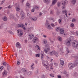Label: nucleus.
I'll return each mask as SVG.
<instances>
[{
    "label": "nucleus",
    "instance_id": "56",
    "mask_svg": "<svg viewBox=\"0 0 78 78\" xmlns=\"http://www.w3.org/2000/svg\"><path fill=\"white\" fill-rule=\"evenodd\" d=\"M53 60V59L51 58L50 59V62H52Z\"/></svg>",
    "mask_w": 78,
    "mask_h": 78
},
{
    "label": "nucleus",
    "instance_id": "33",
    "mask_svg": "<svg viewBox=\"0 0 78 78\" xmlns=\"http://www.w3.org/2000/svg\"><path fill=\"white\" fill-rule=\"evenodd\" d=\"M66 12H67V11H66V10H64L62 12V13L63 14H65V13H66Z\"/></svg>",
    "mask_w": 78,
    "mask_h": 78
},
{
    "label": "nucleus",
    "instance_id": "62",
    "mask_svg": "<svg viewBox=\"0 0 78 78\" xmlns=\"http://www.w3.org/2000/svg\"><path fill=\"white\" fill-rule=\"evenodd\" d=\"M58 78H61V76H58Z\"/></svg>",
    "mask_w": 78,
    "mask_h": 78
},
{
    "label": "nucleus",
    "instance_id": "54",
    "mask_svg": "<svg viewBox=\"0 0 78 78\" xmlns=\"http://www.w3.org/2000/svg\"><path fill=\"white\" fill-rule=\"evenodd\" d=\"M10 16H11V18L12 19H13L14 17V16H12L11 15Z\"/></svg>",
    "mask_w": 78,
    "mask_h": 78
},
{
    "label": "nucleus",
    "instance_id": "51",
    "mask_svg": "<svg viewBox=\"0 0 78 78\" xmlns=\"http://www.w3.org/2000/svg\"><path fill=\"white\" fill-rule=\"evenodd\" d=\"M42 64L44 66H46V64H45L44 62H42Z\"/></svg>",
    "mask_w": 78,
    "mask_h": 78
},
{
    "label": "nucleus",
    "instance_id": "36",
    "mask_svg": "<svg viewBox=\"0 0 78 78\" xmlns=\"http://www.w3.org/2000/svg\"><path fill=\"white\" fill-rule=\"evenodd\" d=\"M9 33L10 34H12V35H14V34L12 32V31H9Z\"/></svg>",
    "mask_w": 78,
    "mask_h": 78
},
{
    "label": "nucleus",
    "instance_id": "49",
    "mask_svg": "<svg viewBox=\"0 0 78 78\" xmlns=\"http://www.w3.org/2000/svg\"><path fill=\"white\" fill-rule=\"evenodd\" d=\"M53 66V63H51L50 64V66L51 67L50 69H53V68L52 67Z\"/></svg>",
    "mask_w": 78,
    "mask_h": 78
},
{
    "label": "nucleus",
    "instance_id": "11",
    "mask_svg": "<svg viewBox=\"0 0 78 78\" xmlns=\"http://www.w3.org/2000/svg\"><path fill=\"white\" fill-rule=\"evenodd\" d=\"M20 15L22 19H24V18H25V13H24L23 12H20Z\"/></svg>",
    "mask_w": 78,
    "mask_h": 78
},
{
    "label": "nucleus",
    "instance_id": "3",
    "mask_svg": "<svg viewBox=\"0 0 78 78\" xmlns=\"http://www.w3.org/2000/svg\"><path fill=\"white\" fill-rule=\"evenodd\" d=\"M50 53L51 54V55H53L54 54V55L55 56H56V57H57V58H58V57L59 56V55H58V53L57 52L55 51H53L52 52H50Z\"/></svg>",
    "mask_w": 78,
    "mask_h": 78
},
{
    "label": "nucleus",
    "instance_id": "35",
    "mask_svg": "<svg viewBox=\"0 0 78 78\" xmlns=\"http://www.w3.org/2000/svg\"><path fill=\"white\" fill-rule=\"evenodd\" d=\"M34 9H37L38 10V9H39V7L35 6H34Z\"/></svg>",
    "mask_w": 78,
    "mask_h": 78
},
{
    "label": "nucleus",
    "instance_id": "37",
    "mask_svg": "<svg viewBox=\"0 0 78 78\" xmlns=\"http://www.w3.org/2000/svg\"><path fill=\"white\" fill-rule=\"evenodd\" d=\"M62 21V19H59L58 20V22L60 24H61V22Z\"/></svg>",
    "mask_w": 78,
    "mask_h": 78
},
{
    "label": "nucleus",
    "instance_id": "25",
    "mask_svg": "<svg viewBox=\"0 0 78 78\" xmlns=\"http://www.w3.org/2000/svg\"><path fill=\"white\" fill-rule=\"evenodd\" d=\"M3 66H8V64L6 63V62H3V63H2Z\"/></svg>",
    "mask_w": 78,
    "mask_h": 78
},
{
    "label": "nucleus",
    "instance_id": "23",
    "mask_svg": "<svg viewBox=\"0 0 78 78\" xmlns=\"http://www.w3.org/2000/svg\"><path fill=\"white\" fill-rule=\"evenodd\" d=\"M29 38L31 39H33L34 37V35L33 34H31L29 35Z\"/></svg>",
    "mask_w": 78,
    "mask_h": 78
},
{
    "label": "nucleus",
    "instance_id": "14",
    "mask_svg": "<svg viewBox=\"0 0 78 78\" xmlns=\"http://www.w3.org/2000/svg\"><path fill=\"white\" fill-rule=\"evenodd\" d=\"M60 33L61 34H64V29L63 28L60 29Z\"/></svg>",
    "mask_w": 78,
    "mask_h": 78
},
{
    "label": "nucleus",
    "instance_id": "47",
    "mask_svg": "<svg viewBox=\"0 0 78 78\" xmlns=\"http://www.w3.org/2000/svg\"><path fill=\"white\" fill-rule=\"evenodd\" d=\"M70 26L71 27H74V24L73 23H72L71 24Z\"/></svg>",
    "mask_w": 78,
    "mask_h": 78
},
{
    "label": "nucleus",
    "instance_id": "6",
    "mask_svg": "<svg viewBox=\"0 0 78 78\" xmlns=\"http://www.w3.org/2000/svg\"><path fill=\"white\" fill-rule=\"evenodd\" d=\"M76 66V65L75 64H73L72 65L71 63H69L68 65V67L69 68V69H72V68H74V67H75Z\"/></svg>",
    "mask_w": 78,
    "mask_h": 78
},
{
    "label": "nucleus",
    "instance_id": "57",
    "mask_svg": "<svg viewBox=\"0 0 78 78\" xmlns=\"http://www.w3.org/2000/svg\"><path fill=\"white\" fill-rule=\"evenodd\" d=\"M37 48H38V50H40V48L39 47V46L37 45Z\"/></svg>",
    "mask_w": 78,
    "mask_h": 78
},
{
    "label": "nucleus",
    "instance_id": "5",
    "mask_svg": "<svg viewBox=\"0 0 78 78\" xmlns=\"http://www.w3.org/2000/svg\"><path fill=\"white\" fill-rule=\"evenodd\" d=\"M17 33L18 36H21L23 35V32L22 30L18 29L17 30Z\"/></svg>",
    "mask_w": 78,
    "mask_h": 78
},
{
    "label": "nucleus",
    "instance_id": "44",
    "mask_svg": "<svg viewBox=\"0 0 78 78\" xmlns=\"http://www.w3.org/2000/svg\"><path fill=\"white\" fill-rule=\"evenodd\" d=\"M7 66V69H11L12 68L11 67H10V66H9V65H8H8Z\"/></svg>",
    "mask_w": 78,
    "mask_h": 78
},
{
    "label": "nucleus",
    "instance_id": "55",
    "mask_svg": "<svg viewBox=\"0 0 78 78\" xmlns=\"http://www.w3.org/2000/svg\"><path fill=\"white\" fill-rule=\"evenodd\" d=\"M65 6H63L62 7V9H65Z\"/></svg>",
    "mask_w": 78,
    "mask_h": 78
},
{
    "label": "nucleus",
    "instance_id": "19",
    "mask_svg": "<svg viewBox=\"0 0 78 78\" xmlns=\"http://www.w3.org/2000/svg\"><path fill=\"white\" fill-rule=\"evenodd\" d=\"M43 1L44 3H46L47 4L50 3V0H43Z\"/></svg>",
    "mask_w": 78,
    "mask_h": 78
},
{
    "label": "nucleus",
    "instance_id": "46",
    "mask_svg": "<svg viewBox=\"0 0 78 78\" xmlns=\"http://www.w3.org/2000/svg\"><path fill=\"white\" fill-rule=\"evenodd\" d=\"M16 9L17 11H19L20 10V8L18 7H17L16 8Z\"/></svg>",
    "mask_w": 78,
    "mask_h": 78
},
{
    "label": "nucleus",
    "instance_id": "30",
    "mask_svg": "<svg viewBox=\"0 0 78 78\" xmlns=\"http://www.w3.org/2000/svg\"><path fill=\"white\" fill-rule=\"evenodd\" d=\"M54 65L55 66V67H58V63H56V62H54Z\"/></svg>",
    "mask_w": 78,
    "mask_h": 78
},
{
    "label": "nucleus",
    "instance_id": "29",
    "mask_svg": "<svg viewBox=\"0 0 78 78\" xmlns=\"http://www.w3.org/2000/svg\"><path fill=\"white\" fill-rule=\"evenodd\" d=\"M44 51L45 53H48V51H49L48 49H45L44 50Z\"/></svg>",
    "mask_w": 78,
    "mask_h": 78
},
{
    "label": "nucleus",
    "instance_id": "53",
    "mask_svg": "<svg viewBox=\"0 0 78 78\" xmlns=\"http://www.w3.org/2000/svg\"><path fill=\"white\" fill-rule=\"evenodd\" d=\"M30 30L29 28H28V29H27V33H29L30 32Z\"/></svg>",
    "mask_w": 78,
    "mask_h": 78
},
{
    "label": "nucleus",
    "instance_id": "4",
    "mask_svg": "<svg viewBox=\"0 0 78 78\" xmlns=\"http://www.w3.org/2000/svg\"><path fill=\"white\" fill-rule=\"evenodd\" d=\"M71 41L69 39H68L65 41V44L67 46H69L70 45V42Z\"/></svg>",
    "mask_w": 78,
    "mask_h": 78
},
{
    "label": "nucleus",
    "instance_id": "61",
    "mask_svg": "<svg viewBox=\"0 0 78 78\" xmlns=\"http://www.w3.org/2000/svg\"><path fill=\"white\" fill-rule=\"evenodd\" d=\"M11 5H9V6H8V8H11Z\"/></svg>",
    "mask_w": 78,
    "mask_h": 78
},
{
    "label": "nucleus",
    "instance_id": "34",
    "mask_svg": "<svg viewBox=\"0 0 78 78\" xmlns=\"http://www.w3.org/2000/svg\"><path fill=\"white\" fill-rule=\"evenodd\" d=\"M49 20H52L53 21V22H55V20H54V18H51L49 19Z\"/></svg>",
    "mask_w": 78,
    "mask_h": 78
},
{
    "label": "nucleus",
    "instance_id": "60",
    "mask_svg": "<svg viewBox=\"0 0 78 78\" xmlns=\"http://www.w3.org/2000/svg\"><path fill=\"white\" fill-rule=\"evenodd\" d=\"M42 78H45V76H44V75H42Z\"/></svg>",
    "mask_w": 78,
    "mask_h": 78
},
{
    "label": "nucleus",
    "instance_id": "26",
    "mask_svg": "<svg viewBox=\"0 0 78 78\" xmlns=\"http://www.w3.org/2000/svg\"><path fill=\"white\" fill-rule=\"evenodd\" d=\"M58 39L59 41H60V42H61V41H62V38H61V37H58Z\"/></svg>",
    "mask_w": 78,
    "mask_h": 78
},
{
    "label": "nucleus",
    "instance_id": "7",
    "mask_svg": "<svg viewBox=\"0 0 78 78\" xmlns=\"http://www.w3.org/2000/svg\"><path fill=\"white\" fill-rule=\"evenodd\" d=\"M62 4L63 6H65L66 5H67L68 3V1L67 0H65V1H61Z\"/></svg>",
    "mask_w": 78,
    "mask_h": 78
},
{
    "label": "nucleus",
    "instance_id": "22",
    "mask_svg": "<svg viewBox=\"0 0 78 78\" xmlns=\"http://www.w3.org/2000/svg\"><path fill=\"white\" fill-rule=\"evenodd\" d=\"M17 27H21V28H22L23 27H24V25L23 24H18Z\"/></svg>",
    "mask_w": 78,
    "mask_h": 78
},
{
    "label": "nucleus",
    "instance_id": "59",
    "mask_svg": "<svg viewBox=\"0 0 78 78\" xmlns=\"http://www.w3.org/2000/svg\"><path fill=\"white\" fill-rule=\"evenodd\" d=\"M30 30H32L33 29V27H31L30 28H29Z\"/></svg>",
    "mask_w": 78,
    "mask_h": 78
},
{
    "label": "nucleus",
    "instance_id": "31",
    "mask_svg": "<svg viewBox=\"0 0 78 78\" xmlns=\"http://www.w3.org/2000/svg\"><path fill=\"white\" fill-rule=\"evenodd\" d=\"M61 13H60V12H59V11H57L56 12V14L58 16H60Z\"/></svg>",
    "mask_w": 78,
    "mask_h": 78
},
{
    "label": "nucleus",
    "instance_id": "20",
    "mask_svg": "<svg viewBox=\"0 0 78 78\" xmlns=\"http://www.w3.org/2000/svg\"><path fill=\"white\" fill-rule=\"evenodd\" d=\"M2 19L3 21H7V20H8V18H7L6 17L4 16L2 17Z\"/></svg>",
    "mask_w": 78,
    "mask_h": 78
},
{
    "label": "nucleus",
    "instance_id": "2",
    "mask_svg": "<svg viewBox=\"0 0 78 78\" xmlns=\"http://www.w3.org/2000/svg\"><path fill=\"white\" fill-rule=\"evenodd\" d=\"M72 45L74 47L75 49L78 48V43L77 41H74L73 42Z\"/></svg>",
    "mask_w": 78,
    "mask_h": 78
},
{
    "label": "nucleus",
    "instance_id": "8",
    "mask_svg": "<svg viewBox=\"0 0 78 78\" xmlns=\"http://www.w3.org/2000/svg\"><path fill=\"white\" fill-rule=\"evenodd\" d=\"M39 41V39L37 37H34L33 40L32 41L34 44H35L36 42H37Z\"/></svg>",
    "mask_w": 78,
    "mask_h": 78
},
{
    "label": "nucleus",
    "instance_id": "42",
    "mask_svg": "<svg viewBox=\"0 0 78 78\" xmlns=\"http://www.w3.org/2000/svg\"><path fill=\"white\" fill-rule=\"evenodd\" d=\"M36 57H39L40 56V54H37L36 55Z\"/></svg>",
    "mask_w": 78,
    "mask_h": 78
},
{
    "label": "nucleus",
    "instance_id": "12",
    "mask_svg": "<svg viewBox=\"0 0 78 78\" xmlns=\"http://www.w3.org/2000/svg\"><path fill=\"white\" fill-rule=\"evenodd\" d=\"M60 64L62 66H63L64 65V60H62V58H60Z\"/></svg>",
    "mask_w": 78,
    "mask_h": 78
},
{
    "label": "nucleus",
    "instance_id": "43",
    "mask_svg": "<svg viewBox=\"0 0 78 78\" xmlns=\"http://www.w3.org/2000/svg\"><path fill=\"white\" fill-rule=\"evenodd\" d=\"M76 20L75 18H73L72 19V22H75V21Z\"/></svg>",
    "mask_w": 78,
    "mask_h": 78
},
{
    "label": "nucleus",
    "instance_id": "39",
    "mask_svg": "<svg viewBox=\"0 0 78 78\" xmlns=\"http://www.w3.org/2000/svg\"><path fill=\"white\" fill-rule=\"evenodd\" d=\"M44 43L45 44H47V41L46 40H44Z\"/></svg>",
    "mask_w": 78,
    "mask_h": 78
},
{
    "label": "nucleus",
    "instance_id": "10",
    "mask_svg": "<svg viewBox=\"0 0 78 78\" xmlns=\"http://www.w3.org/2000/svg\"><path fill=\"white\" fill-rule=\"evenodd\" d=\"M8 74V72L6 70H4V72H3L2 73V75H3V76H6Z\"/></svg>",
    "mask_w": 78,
    "mask_h": 78
},
{
    "label": "nucleus",
    "instance_id": "63",
    "mask_svg": "<svg viewBox=\"0 0 78 78\" xmlns=\"http://www.w3.org/2000/svg\"><path fill=\"white\" fill-rule=\"evenodd\" d=\"M3 68H4L3 66H2L1 67H0V69H3Z\"/></svg>",
    "mask_w": 78,
    "mask_h": 78
},
{
    "label": "nucleus",
    "instance_id": "27",
    "mask_svg": "<svg viewBox=\"0 0 78 78\" xmlns=\"http://www.w3.org/2000/svg\"><path fill=\"white\" fill-rule=\"evenodd\" d=\"M78 64V60L77 59H76L75 60V63L76 66Z\"/></svg>",
    "mask_w": 78,
    "mask_h": 78
},
{
    "label": "nucleus",
    "instance_id": "41",
    "mask_svg": "<svg viewBox=\"0 0 78 78\" xmlns=\"http://www.w3.org/2000/svg\"><path fill=\"white\" fill-rule=\"evenodd\" d=\"M56 31H58L59 30V27H57L55 28Z\"/></svg>",
    "mask_w": 78,
    "mask_h": 78
},
{
    "label": "nucleus",
    "instance_id": "58",
    "mask_svg": "<svg viewBox=\"0 0 78 78\" xmlns=\"http://www.w3.org/2000/svg\"><path fill=\"white\" fill-rule=\"evenodd\" d=\"M34 64L33 63L32 64V65H31V67H33V66H34Z\"/></svg>",
    "mask_w": 78,
    "mask_h": 78
},
{
    "label": "nucleus",
    "instance_id": "24",
    "mask_svg": "<svg viewBox=\"0 0 78 78\" xmlns=\"http://www.w3.org/2000/svg\"><path fill=\"white\" fill-rule=\"evenodd\" d=\"M58 0H53L52 2V5H55L56 3V2H57Z\"/></svg>",
    "mask_w": 78,
    "mask_h": 78
},
{
    "label": "nucleus",
    "instance_id": "15",
    "mask_svg": "<svg viewBox=\"0 0 78 78\" xmlns=\"http://www.w3.org/2000/svg\"><path fill=\"white\" fill-rule=\"evenodd\" d=\"M76 2V0H71V3L72 5H75Z\"/></svg>",
    "mask_w": 78,
    "mask_h": 78
},
{
    "label": "nucleus",
    "instance_id": "50",
    "mask_svg": "<svg viewBox=\"0 0 78 78\" xmlns=\"http://www.w3.org/2000/svg\"><path fill=\"white\" fill-rule=\"evenodd\" d=\"M31 11L32 12H34V8H33L32 9Z\"/></svg>",
    "mask_w": 78,
    "mask_h": 78
},
{
    "label": "nucleus",
    "instance_id": "17",
    "mask_svg": "<svg viewBox=\"0 0 78 78\" xmlns=\"http://www.w3.org/2000/svg\"><path fill=\"white\" fill-rule=\"evenodd\" d=\"M30 19L31 20H33V21H36L37 20V18L35 17H31Z\"/></svg>",
    "mask_w": 78,
    "mask_h": 78
},
{
    "label": "nucleus",
    "instance_id": "38",
    "mask_svg": "<svg viewBox=\"0 0 78 78\" xmlns=\"http://www.w3.org/2000/svg\"><path fill=\"white\" fill-rule=\"evenodd\" d=\"M50 76L51 77H54L55 76H54V74H50Z\"/></svg>",
    "mask_w": 78,
    "mask_h": 78
},
{
    "label": "nucleus",
    "instance_id": "16",
    "mask_svg": "<svg viewBox=\"0 0 78 78\" xmlns=\"http://www.w3.org/2000/svg\"><path fill=\"white\" fill-rule=\"evenodd\" d=\"M45 49H47L48 50H50V47L48 44L45 45Z\"/></svg>",
    "mask_w": 78,
    "mask_h": 78
},
{
    "label": "nucleus",
    "instance_id": "45",
    "mask_svg": "<svg viewBox=\"0 0 78 78\" xmlns=\"http://www.w3.org/2000/svg\"><path fill=\"white\" fill-rule=\"evenodd\" d=\"M66 50L67 51L66 53H69V52H70V51L69 50V49H68V48H66Z\"/></svg>",
    "mask_w": 78,
    "mask_h": 78
},
{
    "label": "nucleus",
    "instance_id": "64",
    "mask_svg": "<svg viewBox=\"0 0 78 78\" xmlns=\"http://www.w3.org/2000/svg\"><path fill=\"white\" fill-rule=\"evenodd\" d=\"M76 34H77V36H78V31H77L76 32Z\"/></svg>",
    "mask_w": 78,
    "mask_h": 78
},
{
    "label": "nucleus",
    "instance_id": "1",
    "mask_svg": "<svg viewBox=\"0 0 78 78\" xmlns=\"http://www.w3.org/2000/svg\"><path fill=\"white\" fill-rule=\"evenodd\" d=\"M21 71L24 75H28L29 76L30 75H31L32 74V72L31 71H29L27 72V70L25 69H22Z\"/></svg>",
    "mask_w": 78,
    "mask_h": 78
},
{
    "label": "nucleus",
    "instance_id": "32",
    "mask_svg": "<svg viewBox=\"0 0 78 78\" xmlns=\"http://www.w3.org/2000/svg\"><path fill=\"white\" fill-rule=\"evenodd\" d=\"M61 6V2H57V6L58 7H59Z\"/></svg>",
    "mask_w": 78,
    "mask_h": 78
},
{
    "label": "nucleus",
    "instance_id": "13",
    "mask_svg": "<svg viewBox=\"0 0 78 78\" xmlns=\"http://www.w3.org/2000/svg\"><path fill=\"white\" fill-rule=\"evenodd\" d=\"M63 73L66 75V76L68 77L69 76V72H67L66 71H65Z\"/></svg>",
    "mask_w": 78,
    "mask_h": 78
},
{
    "label": "nucleus",
    "instance_id": "52",
    "mask_svg": "<svg viewBox=\"0 0 78 78\" xmlns=\"http://www.w3.org/2000/svg\"><path fill=\"white\" fill-rule=\"evenodd\" d=\"M22 28L24 30H27V29H26V28L24 27H23Z\"/></svg>",
    "mask_w": 78,
    "mask_h": 78
},
{
    "label": "nucleus",
    "instance_id": "40",
    "mask_svg": "<svg viewBox=\"0 0 78 78\" xmlns=\"http://www.w3.org/2000/svg\"><path fill=\"white\" fill-rule=\"evenodd\" d=\"M4 2H5V0H2L1 2L0 5H2Z\"/></svg>",
    "mask_w": 78,
    "mask_h": 78
},
{
    "label": "nucleus",
    "instance_id": "9",
    "mask_svg": "<svg viewBox=\"0 0 78 78\" xmlns=\"http://www.w3.org/2000/svg\"><path fill=\"white\" fill-rule=\"evenodd\" d=\"M46 27V28L48 30H51V29H52V28L50 26V24L49 23H46L45 24Z\"/></svg>",
    "mask_w": 78,
    "mask_h": 78
},
{
    "label": "nucleus",
    "instance_id": "21",
    "mask_svg": "<svg viewBox=\"0 0 78 78\" xmlns=\"http://www.w3.org/2000/svg\"><path fill=\"white\" fill-rule=\"evenodd\" d=\"M16 45L17 48L19 47H20V44L19 42H17L16 44Z\"/></svg>",
    "mask_w": 78,
    "mask_h": 78
},
{
    "label": "nucleus",
    "instance_id": "18",
    "mask_svg": "<svg viewBox=\"0 0 78 78\" xmlns=\"http://www.w3.org/2000/svg\"><path fill=\"white\" fill-rule=\"evenodd\" d=\"M51 25L52 26V27H56V26L58 25V23H57V22H56L54 23V24L53 23H51Z\"/></svg>",
    "mask_w": 78,
    "mask_h": 78
},
{
    "label": "nucleus",
    "instance_id": "28",
    "mask_svg": "<svg viewBox=\"0 0 78 78\" xmlns=\"http://www.w3.org/2000/svg\"><path fill=\"white\" fill-rule=\"evenodd\" d=\"M26 5L27 6L28 8H30V4L28 2L26 4Z\"/></svg>",
    "mask_w": 78,
    "mask_h": 78
},
{
    "label": "nucleus",
    "instance_id": "48",
    "mask_svg": "<svg viewBox=\"0 0 78 78\" xmlns=\"http://www.w3.org/2000/svg\"><path fill=\"white\" fill-rule=\"evenodd\" d=\"M60 51L61 53H63V49H62V48H60Z\"/></svg>",
    "mask_w": 78,
    "mask_h": 78
}]
</instances>
